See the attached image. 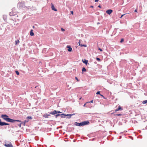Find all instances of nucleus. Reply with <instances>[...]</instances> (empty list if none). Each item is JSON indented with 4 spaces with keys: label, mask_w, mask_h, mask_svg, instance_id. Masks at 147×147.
I'll return each instance as SVG.
<instances>
[{
    "label": "nucleus",
    "mask_w": 147,
    "mask_h": 147,
    "mask_svg": "<svg viewBox=\"0 0 147 147\" xmlns=\"http://www.w3.org/2000/svg\"><path fill=\"white\" fill-rule=\"evenodd\" d=\"M1 117L3 119L6 121L13 123H15L16 121H20V120L13 119L9 118V116L6 114H2L1 115Z\"/></svg>",
    "instance_id": "1"
},
{
    "label": "nucleus",
    "mask_w": 147,
    "mask_h": 147,
    "mask_svg": "<svg viewBox=\"0 0 147 147\" xmlns=\"http://www.w3.org/2000/svg\"><path fill=\"white\" fill-rule=\"evenodd\" d=\"M18 6L19 8H23L26 7L24 2H21L18 3Z\"/></svg>",
    "instance_id": "2"
},
{
    "label": "nucleus",
    "mask_w": 147,
    "mask_h": 147,
    "mask_svg": "<svg viewBox=\"0 0 147 147\" xmlns=\"http://www.w3.org/2000/svg\"><path fill=\"white\" fill-rule=\"evenodd\" d=\"M48 113H49L50 114H51L52 115H55V114L57 113L62 114V112H60L59 111H56V110H54L53 111L49 112Z\"/></svg>",
    "instance_id": "3"
},
{
    "label": "nucleus",
    "mask_w": 147,
    "mask_h": 147,
    "mask_svg": "<svg viewBox=\"0 0 147 147\" xmlns=\"http://www.w3.org/2000/svg\"><path fill=\"white\" fill-rule=\"evenodd\" d=\"M32 89L33 90V91H34L35 92H39L40 90V86L39 85H37Z\"/></svg>",
    "instance_id": "4"
},
{
    "label": "nucleus",
    "mask_w": 147,
    "mask_h": 147,
    "mask_svg": "<svg viewBox=\"0 0 147 147\" xmlns=\"http://www.w3.org/2000/svg\"><path fill=\"white\" fill-rule=\"evenodd\" d=\"M9 125V123L5 122L4 121H2L1 119H0V125L1 126H3Z\"/></svg>",
    "instance_id": "5"
},
{
    "label": "nucleus",
    "mask_w": 147,
    "mask_h": 147,
    "mask_svg": "<svg viewBox=\"0 0 147 147\" xmlns=\"http://www.w3.org/2000/svg\"><path fill=\"white\" fill-rule=\"evenodd\" d=\"M82 126H83L86 125H88L89 122L88 121H83L81 122Z\"/></svg>",
    "instance_id": "6"
},
{
    "label": "nucleus",
    "mask_w": 147,
    "mask_h": 147,
    "mask_svg": "<svg viewBox=\"0 0 147 147\" xmlns=\"http://www.w3.org/2000/svg\"><path fill=\"white\" fill-rule=\"evenodd\" d=\"M113 12V11L111 9H109L106 11V13L110 15Z\"/></svg>",
    "instance_id": "7"
},
{
    "label": "nucleus",
    "mask_w": 147,
    "mask_h": 147,
    "mask_svg": "<svg viewBox=\"0 0 147 147\" xmlns=\"http://www.w3.org/2000/svg\"><path fill=\"white\" fill-rule=\"evenodd\" d=\"M51 8L53 10L55 11H57V9L55 8L54 5L52 3H51Z\"/></svg>",
    "instance_id": "8"
},
{
    "label": "nucleus",
    "mask_w": 147,
    "mask_h": 147,
    "mask_svg": "<svg viewBox=\"0 0 147 147\" xmlns=\"http://www.w3.org/2000/svg\"><path fill=\"white\" fill-rule=\"evenodd\" d=\"M123 110V108L121 107L119 105L118 106V107L117 109H116L115 110V111H119V110Z\"/></svg>",
    "instance_id": "9"
},
{
    "label": "nucleus",
    "mask_w": 147,
    "mask_h": 147,
    "mask_svg": "<svg viewBox=\"0 0 147 147\" xmlns=\"http://www.w3.org/2000/svg\"><path fill=\"white\" fill-rule=\"evenodd\" d=\"M10 144H8L5 143L4 144V146L6 147H13V146L11 144L10 142Z\"/></svg>",
    "instance_id": "10"
},
{
    "label": "nucleus",
    "mask_w": 147,
    "mask_h": 147,
    "mask_svg": "<svg viewBox=\"0 0 147 147\" xmlns=\"http://www.w3.org/2000/svg\"><path fill=\"white\" fill-rule=\"evenodd\" d=\"M82 61L86 65H87V64H89V63H88V60H86L85 59H84V60L82 59Z\"/></svg>",
    "instance_id": "11"
},
{
    "label": "nucleus",
    "mask_w": 147,
    "mask_h": 147,
    "mask_svg": "<svg viewBox=\"0 0 147 147\" xmlns=\"http://www.w3.org/2000/svg\"><path fill=\"white\" fill-rule=\"evenodd\" d=\"M81 124H81V122L78 123L76 122H75L74 123V125H75L78 126H82Z\"/></svg>",
    "instance_id": "12"
},
{
    "label": "nucleus",
    "mask_w": 147,
    "mask_h": 147,
    "mask_svg": "<svg viewBox=\"0 0 147 147\" xmlns=\"http://www.w3.org/2000/svg\"><path fill=\"white\" fill-rule=\"evenodd\" d=\"M80 41H79V42H78V43H79V45L81 47H87V45H85V44H80Z\"/></svg>",
    "instance_id": "13"
},
{
    "label": "nucleus",
    "mask_w": 147,
    "mask_h": 147,
    "mask_svg": "<svg viewBox=\"0 0 147 147\" xmlns=\"http://www.w3.org/2000/svg\"><path fill=\"white\" fill-rule=\"evenodd\" d=\"M67 47L68 48L67 50L69 52H71L72 51V48L70 46L67 45Z\"/></svg>",
    "instance_id": "14"
},
{
    "label": "nucleus",
    "mask_w": 147,
    "mask_h": 147,
    "mask_svg": "<svg viewBox=\"0 0 147 147\" xmlns=\"http://www.w3.org/2000/svg\"><path fill=\"white\" fill-rule=\"evenodd\" d=\"M50 114L49 113V114H47V113H45L43 115V117L45 118H48L50 116Z\"/></svg>",
    "instance_id": "15"
},
{
    "label": "nucleus",
    "mask_w": 147,
    "mask_h": 147,
    "mask_svg": "<svg viewBox=\"0 0 147 147\" xmlns=\"http://www.w3.org/2000/svg\"><path fill=\"white\" fill-rule=\"evenodd\" d=\"M61 118H65L66 117V114L63 113L61 114Z\"/></svg>",
    "instance_id": "16"
},
{
    "label": "nucleus",
    "mask_w": 147,
    "mask_h": 147,
    "mask_svg": "<svg viewBox=\"0 0 147 147\" xmlns=\"http://www.w3.org/2000/svg\"><path fill=\"white\" fill-rule=\"evenodd\" d=\"M9 14L10 16H14L15 15H16V13L14 12H13L12 11V12H10L9 13Z\"/></svg>",
    "instance_id": "17"
},
{
    "label": "nucleus",
    "mask_w": 147,
    "mask_h": 147,
    "mask_svg": "<svg viewBox=\"0 0 147 147\" xmlns=\"http://www.w3.org/2000/svg\"><path fill=\"white\" fill-rule=\"evenodd\" d=\"M29 121V120L28 119H27V118H26V119L24 120V121L22 122H23V123H24V125H25V123L28 122Z\"/></svg>",
    "instance_id": "18"
},
{
    "label": "nucleus",
    "mask_w": 147,
    "mask_h": 147,
    "mask_svg": "<svg viewBox=\"0 0 147 147\" xmlns=\"http://www.w3.org/2000/svg\"><path fill=\"white\" fill-rule=\"evenodd\" d=\"M20 121H18L19 122H20V123H19V124H17V125H18V126L19 127H21V125L22 124V123H23V122H22L20 120Z\"/></svg>",
    "instance_id": "19"
},
{
    "label": "nucleus",
    "mask_w": 147,
    "mask_h": 147,
    "mask_svg": "<svg viewBox=\"0 0 147 147\" xmlns=\"http://www.w3.org/2000/svg\"><path fill=\"white\" fill-rule=\"evenodd\" d=\"M34 33L33 32V30L32 29L30 31V35L31 36H33L34 35Z\"/></svg>",
    "instance_id": "20"
},
{
    "label": "nucleus",
    "mask_w": 147,
    "mask_h": 147,
    "mask_svg": "<svg viewBox=\"0 0 147 147\" xmlns=\"http://www.w3.org/2000/svg\"><path fill=\"white\" fill-rule=\"evenodd\" d=\"M55 117L56 118H57L59 116H61V114H58L57 113L55 114V115H54Z\"/></svg>",
    "instance_id": "21"
},
{
    "label": "nucleus",
    "mask_w": 147,
    "mask_h": 147,
    "mask_svg": "<svg viewBox=\"0 0 147 147\" xmlns=\"http://www.w3.org/2000/svg\"><path fill=\"white\" fill-rule=\"evenodd\" d=\"M82 72H85L86 71V69L84 67H83L82 69Z\"/></svg>",
    "instance_id": "22"
},
{
    "label": "nucleus",
    "mask_w": 147,
    "mask_h": 147,
    "mask_svg": "<svg viewBox=\"0 0 147 147\" xmlns=\"http://www.w3.org/2000/svg\"><path fill=\"white\" fill-rule=\"evenodd\" d=\"M3 19L4 20V21H6L7 20V17L6 16L3 15Z\"/></svg>",
    "instance_id": "23"
},
{
    "label": "nucleus",
    "mask_w": 147,
    "mask_h": 147,
    "mask_svg": "<svg viewBox=\"0 0 147 147\" xmlns=\"http://www.w3.org/2000/svg\"><path fill=\"white\" fill-rule=\"evenodd\" d=\"M75 115L74 113L73 114H66V116L68 117L69 116H72V115Z\"/></svg>",
    "instance_id": "24"
},
{
    "label": "nucleus",
    "mask_w": 147,
    "mask_h": 147,
    "mask_svg": "<svg viewBox=\"0 0 147 147\" xmlns=\"http://www.w3.org/2000/svg\"><path fill=\"white\" fill-rule=\"evenodd\" d=\"M142 103L143 104H145L147 103V100H144L142 101Z\"/></svg>",
    "instance_id": "25"
},
{
    "label": "nucleus",
    "mask_w": 147,
    "mask_h": 147,
    "mask_svg": "<svg viewBox=\"0 0 147 147\" xmlns=\"http://www.w3.org/2000/svg\"><path fill=\"white\" fill-rule=\"evenodd\" d=\"M15 45H17L18 43H19L20 42L18 40H16L15 41Z\"/></svg>",
    "instance_id": "26"
},
{
    "label": "nucleus",
    "mask_w": 147,
    "mask_h": 147,
    "mask_svg": "<svg viewBox=\"0 0 147 147\" xmlns=\"http://www.w3.org/2000/svg\"><path fill=\"white\" fill-rule=\"evenodd\" d=\"M27 119H32V117L31 116H29L27 117Z\"/></svg>",
    "instance_id": "27"
},
{
    "label": "nucleus",
    "mask_w": 147,
    "mask_h": 147,
    "mask_svg": "<svg viewBox=\"0 0 147 147\" xmlns=\"http://www.w3.org/2000/svg\"><path fill=\"white\" fill-rule=\"evenodd\" d=\"M15 72L16 73V74L17 75H19V71H17V70H16L15 71Z\"/></svg>",
    "instance_id": "28"
},
{
    "label": "nucleus",
    "mask_w": 147,
    "mask_h": 147,
    "mask_svg": "<svg viewBox=\"0 0 147 147\" xmlns=\"http://www.w3.org/2000/svg\"><path fill=\"white\" fill-rule=\"evenodd\" d=\"M124 41V39L123 38H122L121 39V40L120 41V42L121 43L123 42Z\"/></svg>",
    "instance_id": "29"
},
{
    "label": "nucleus",
    "mask_w": 147,
    "mask_h": 147,
    "mask_svg": "<svg viewBox=\"0 0 147 147\" xmlns=\"http://www.w3.org/2000/svg\"><path fill=\"white\" fill-rule=\"evenodd\" d=\"M96 60L98 61H101L100 59L98 57H96Z\"/></svg>",
    "instance_id": "30"
},
{
    "label": "nucleus",
    "mask_w": 147,
    "mask_h": 147,
    "mask_svg": "<svg viewBox=\"0 0 147 147\" xmlns=\"http://www.w3.org/2000/svg\"><path fill=\"white\" fill-rule=\"evenodd\" d=\"M100 91H98L96 93V94H99L100 95Z\"/></svg>",
    "instance_id": "31"
},
{
    "label": "nucleus",
    "mask_w": 147,
    "mask_h": 147,
    "mask_svg": "<svg viewBox=\"0 0 147 147\" xmlns=\"http://www.w3.org/2000/svg\"><path fill=\"white\" fill-rule=\"evenodd\" d=\"M98 50H100L101 52H102L103 51L102 49L101 48H98Z\"/></svg>",
    "instance_id": "32"
},
{
    "label": "nucleus",
    "mask_w": 147,
    "mask_h": 147,
    "mask_svg": "<svg viewBox=\"0 0 147 147\" xmlns=\"http://www.w3.org/2000/svg\"><path fill=\"white\" fill-rule=\"evenodd\" d=\"M75 79L77 80V81L78 82L79 81V80H78V78L77 77H75Z\"/></svg>",
    "instance_id": "33"
},
{
    "label": "nucleus",
    "mask_w": 147,
    "mask_h": 147,
    "mask_svg": "<svg viewBox=\"0 0 147 147\" xmlns=\"http://www.w3.org/2000/svg\"><path fill=\"white\" fill-rule=\"evenodd\" d=\"M126 13L124 14H122L121 15V17H120V18H122V17H123V16H124V15H126Z\"/></svg>",
    "instance_id": "34"
},
{
    "label": "nucleus",
    "mask_w": 147,
    "mask_h": 147,
    "mask_svg": "<svg viewBox=\"0 0 147 147\" xmlns=\"http://www.w3.org/2000/svg\"><path fill=\"white\" fill-rule=\"evenodd\" d=\"M61 30L63 32L65 30V29L63 28H61Z\"/></svg>",
    "instance_id": "35"
},
{
    "label": "nucleus",
    "mask_w": 147,
    "mask_h": 147,
    "mask_svg": "<svg viewBox=\"0 0 147 147\" xmlns=\"http://www.w3.org/2000/svg\"><path fill=\"white\" fill-rule=\"evenodd\" d=\"M102 97H103L104 98H105L104 96L102 94H100V95Z\"/></svg>",
    "instance_id": "36"
},
{
    "label": "nucleus",
    "mask_w": 147,
    "mask_h": 147,
    "mask_svg": "<svg viewBox=\"0 0 147 147\" xmlns=\"http://www.w3.org/2000/svg\"><path fill=\"white\" fill-rule=\"evenodd\" d=\"M71 116H69L68 117H67V118L69 119V118H71Z\"/></svg>",
    "instance_id": "37"
},
{
    "label": "nucleus",
    "mask_w": 147,
    "mask_h": 147,
    "mask_svg": "<svg viewBox=\"0 0 147 147\" xmlns=\"http://www.w3.org/2000/svg\"><path fill=\"white\" fill-rule=\"evenodd\" d=\"M116 115H117V116H121L122 115V114H117Z\"/></svg>",
    "instance_id": "38"
},
{
    "label": "nucleus",
    "mask_w": 147,
    "mask_h": 147,
    "mask_svg": "<svg viewBox=\"0 0 147 147\" xmlns=\"http://www.w3.org/2000/svg\"><path fill=\"white\" fill-rule=\"evenodd\" d=\"M70 12L71 14H73L74 13V12L73 11H70Z\"/></svg>",
    "instance_id": "39"
},
{
    "label": "nucleus",
    "mask_w": 147,
    "mask_h": 147,
    "mask_svg": "<svg viewBox=\"0 0 147 147\" xmlns=\"http://www.w3.org/2000/svg\"><path fill=\"white\" fill-rule=\"evenodd\" d=\"M98 7H99L100 8H101V5H99L98 6Z\"/></svg>",
    "instance_id": "40"
},
{
    "label": "nucleus",
    "mask_w": 147,
    "mask_h": 147,
    "mask_svg": "<svg viewBox=\"0 0 147 147\" xmlns=\"http://www.w3.org/2000/svg\"><path fill=\"white\" fill-rule=\"evenodd\" d=\"M137 9H136L135 10H134V12H137Z\"/></svg>",
    "instance_id": "41"
},
{
    "label": "nucleus",
    "mask_w": 147,
    "mask_h": 147,
    "mask_svg": "<svg viewBox=\"0 0 147 147\" xmlns=\"http://www.w3.org/2000/svg\"><path fill=\"white\" fill-rule=\"evenodd\" d=\"M93 102V100H91V101H90L89 102H91V103H92V102Z\"/></svg>",
    "instance_id": "42"
},
{
    "label": "nucleus",
    "mask_w": 147,
    "mask_h": 147,
    "mask_svg": "<svg viewBox=\"0 0 147 147\" xmlns=\"http://www.w3.org/2000/svg\"><path fill=\"white\" fill-rule=\"evenodd\" d=\"M94 7V6L93 5H91L90 7V8H93Z\"/></svg>",
    "instance_id": "43"
},
{
    "label": "nucleus",
    "mask_w": 147,
    "mask_h": 147,
    "mask_svg": "<svg viewBox=\"0 0 147 147\" xmlns=\"http://www.w3.org/2000/svg\"><path fill=\"white\" fill-rule=\"evenodd\" d=\"M99 0H95V2H98L99 1Z\"/></svg>",
    "instance_id": "44"
},
{
    "label": "nucleus",
    "mask_w": 147,
    "mask_h": 147,
    "mask_svg": "<svg viewBox=\"0 0 147 147\" xmlns=\"http://www.w3.org/2000/svg\"><path fill=\"white\" fill-rule=\"evenodd\" d=\"M67 87H69V85H67Z\"/></svg>",
    "instance_id": "45"
},
{
    "label": "nucleus",
    "mask_w": 147,
    "mask_h": 147,
    "mask_svg": "<svg viewBox=\"0 0 147 147\" xmlns=\"http://www.w3.org/2000/svg\"><path fill=\"white\" fill-rule=\"evenodd\" d=\"M33 28H34V26H33Z\"/></svg>",
    "instance_id": "46"
},
{
    "label": "nucleus",
    "mask_w": 147,
    "mask_h": 147,
    "mask_svg": "<svg viewBox=\"0 0 147 147\" xmlns=\"http://www.w3.org/2000/svg\"><path fill=\"white\" fill-rule=\"evenodd\" d=\"M86 104H84V106H85Z\"/></svg>",
    "instance_id": "47"
},
{
    "label": "nucleus",
    "mask_w": 147,
    "mask_h": 147,
    "mask_svg": "<svg viewBox=\"0 0 147 147\" xmlns=\"http://www.w3.org/2000/svg\"><path fill=\"white\" fill-rule=\"evenodd\" d=\"M146 129H147V126H146Z\"/></svg>",
    "instance_id": "48"
},
{
    "label": "nucleus",
    "mask_w": 147,
    "mask_h": 147,
    "mask_svg": "<svg viewBox=\"0 0 147 147\" xmlns=\"http://www.w3.org/2000/svg\"><path fill=\"white\" fill-rule=\"evenodd\" d=\"M81 98H82L81 97V98H80V99H81Z\"/></svg>",
    "instance_id": "49"
},
{
    "label": "nucleus",
    "mask_w": 147,
    "mask_h": 147,
    "mask_svg": "<svg viewBox=\"0 0 147 147\" xmlns=\"http://www.w3.org/2000/svg\"><path fill=\"white\" fill-rule=\"evenodd\" d=\"M22 124L23 125H24V123H22Z\"/></svg>",
    "instance_id": "50"
},
{
    "label": "nucleus",
    "mask_w": 147,
    "mask_h": 147,
    "mask_svg": "<svg viewBox=\"0 0 147 147\" xmlns=\"http://www.w3.org/2000/svg\"><path fill=\"white\" fill-rule=\"evenodd\" d=\"M94 139H92V140H94Z\"/></svg>",
    "instance_id": "51"
},
{
    "label": "nucleus",
    "mask_w": 147,
    "mask_h": 147,
    "mask_svg": "<svg viewBox=\"0 0 147 147\" xmlns=\"http://www.w3.org/2000/svg\"><path fill=\"white\" fill-rule=\"evenodd\" d=\"M97 24H99V23L98 22Z\"/></svg>",
    "instance_id": "52"
},
{
    "label": "nucleus",
    "mask_w": 147,
    "mask_h": 147,
    "mask_svg": "<svg viewBox=\"0 0 147 147\" xmlns=\"http://www.w3.org/2000/svg\"><path fill=\"white\" fill-rule=\"evenodd\" d=\"M146 121L147 122V121Z\"/></svg>",
    "instance_id": "53"
}]
</instances>
